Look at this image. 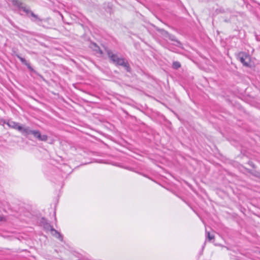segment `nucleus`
Segmentation results:
<instances>
[{
  "label": "nucleus",
  "mask_w": 260,
  "mask_h": 260,
  "mask_svg": "<svg viewBox=\"0 0 260 260\" xmlns=\"http://www.w3.org/2000/svg\"><path fill=\"white\" fill-rule=\"evenodd\" d=\"M7 124L9 127L17 129L18 131L21 129V125H19L17 122L12 121H9Z\"/></svg>",
  "instance_id": "5"
},
{
  "label": "nucleus",
  "mask_w": 260,
  "mask_h": 260,
  "mask_svg": "<svg viewBox=\"0 0 260 260\" xmlns=\"http://www.w3.org/2000/svg\"><path fill=\"white\" fill-rule=\"evenodd\" d=\"M168 37L170 39H171V40H175V39H174V38H175V37H174V36H172V35H171L169 34V35L168 36Z\"/></svg>",
  "instance_id": "15"
},
{
  "label": "nucleus",
  "mask_w": 260,
  "mask_h": 260,
  "mask_svg": "<svg viewBox=\"0 0 260 260\" xmlns=\"http://www.w3.org/2000/svg\"><path fill=\"white\" fill-rule=\"evenodd\" d=\"M22 135L27 136L28 135L32 134L34 131L31 130L29 127H23L21 126V129L19 130Z\"/></svg>",
  "instance_id": "4"
},
{
  "label": "nucleus",
  "mask_w": 260,
  "mask_h": 260,
  "mask_svg": "<svg viewBox=\"0 0 260 260\" xmlns=\"http://www.w3.org/2000/svg\"><path fill=\"white\" fill-rule=\"evenodd\" d=\"M6 220V218L5 216L0 215V222H5Z\"/></svg>",
  "instance_id": "14"
},
{
  "label": "nucleus",
  "mask_w": 260,
  "mask_h": 260,
  "mask_svg": "<svg viewBox=\"0 0 260 260\" xmlns=\"http://www.w3.org/2000/svg\"><path fill=\"white\" fill-rule=\"evenodd\" d=\"M107 53L109 57L114 63L128 68L127 63L123 58L118 57L117 55L114 54L110 51H108Z\"/></svg>",
  "instance_id": "1"
},
{
  "label": "nucleus",
  "mask_w": 260,
  "mask_h": 260,
  "mask_svg": "<svg viewBox=\"0 0 260 260\" xmlns=\"http://www.w3.org/2000/svg\"><path fill=\"white\" fill-rule=\"evenodd\" d=\"M181 67V64L178 61H174L173 63V67L174 69H177Z\"/></svg>",
  "instance_id": "10"
},
{
  "label": "nucleus",
  "mask_w": 260,
  "mask_h": 260,
  "mask_svg": "<svg viewBox=\"0 0 260 260\" xmlns=\"http://www.w3.org/2000/svg\"><path fill=\"white\" fill-rule=\"evenodd\" d=\"M207 238L209 240H211L214 239V236L213 235H211L209 232H206Z\"/></svg>",
  "instance_id": "12"
},
{
  "label": "nucleus",
  "mask_w": 260,
  "mask_h": 260,
  "mask_svg": "<svg viewBox=\"0 0 260 260\" xmlns=\"http://www.w3.org/2000/svg\"><path fill=\"white\" fill-rule=\"evenodd\" d=\"M238 59L246 67L250 66V56L247 53L240 52L238 56Z\"/></svg>",
  "instance_id": "2"
},
{
  "label": "nucleus",
  "mask_w": 260,
  "mask_h": 260,
  "mask_svg": "<svg viewBox=\"0 0 260 260\" xmlns=\"http://www.w3.org/2000/svg\"><path fill=\"white\" fill-rule=\"evenodd\" d=\"M90 48L94 50L96 52L99 53L100 54H102V50H100L99 46H98L95 43H91L90 44Z\"/></svg>",
  "instance_id": "9"
},
{
  "label": "nucleus",
  "mask_w": 260,
  "mask_h": 260,
  "mask_svg": "<svg viewBox=\"0 0 260 260\" xmlns=\"http://www.w3.org/2000/svg\"><path fill=\"white\" fill-rule=\"evenodd\" d=\"M41 224L43 226L45 230L46 231H51L53 227L50 225V224L47 223L46 221H45V219L44 218L42 219V221H41Z\"/></svg>",
  "instance_id": "7"
},
{
  "label": "nucleus",
  "mask_w": 260,
  "mask_h": 260,
  "mask_svg": "<svg viewBox=\"0 0 260 260\" xmlns=\"http://www.w3.org/2000/svg\"><path fill=\"white\" fill-rule=\"evenodd\" d=\"M158 31L159 32H160L163 36H164L166 37H168V36L169 34L167 31H166L164 29H158Z\"/></svg>",
  "instance_id": "11"
},
{
  "label": "nucleus",
  "mask_w": 260,
  "mask_h": 260,
  "mask_svg": "<svg viewBox=\"0 0 260 260\" xmlns=\"http://www.w3.org/2000/svg\"><path fill=\"white\" fill-rule=\"evenodd\" d=\"M32 135H33L35 137L40 141H46L48 139L47 135H42L39 131H34Z\"/></svg>",
  "instance_id": "3"
},
{
  "label": "nucleus",
  "mask_w": 260,
  "mask_h": 260,
  "mask_svg": "<svg viewBox=\"0 0 260 260\" xmlns=\"http://www.w3.org/2000/svg\"><path fill=\"white\" fill-rule=\"evenodd\" d=\"M259 174H260V173L256 172L254 175L257 177V176L259 175Z\"/></svg>",
  "instance_id": "16"
},
{
  "label": "nucleus",
  "mask_w": 260,
  "mask_h": 260,
  "mask_svg": "<svg viewBox=\"0 0 260 260\" xmlns=\"http://www.w3.org/2000/svg\"><path fill=\"white\" fill-rule=\"evenodd\" d=\"M9 2L12 3V5L19 8V9H23L22 6V3L19 0H7Z\"/></svg>",
  "instance_id": "6"
},
{
  "label": "nucleus",
  "mask_w": 260,
  "mask_h": 260,
  "mask_svg": "<svg viewBox=\"0 0 260 260\" xmlns=\"http://www.w3.org/2000/svg\"><path fill=\"white\" fill-rule=\"evenodd\" d=\"M257 177L260 178V174H259V175L257 176Z\"/></svg>",
  "instance_id": "18"
},
{
  "label": "nucleus",
  "mask_w": 260,
  "mask_h": 260,
  "mask_svg": "<svg viewBox=\"0 0 260 260\" xmlns=\"http://www.w3.org/2000/svg\"><path fill=\"white\" fill-rule=\"evenodd\" d=\"M50 232L53 236H55L60 241H62L63 238L62 235L59 233H58L56 230L52 228Z\"/></svg>",
  "instance_id": "8"
},
{
  "label": "nucleus",
  "mask_w": 260,
  "mask_h": 260,
  "mask_svg": "<svg viewBox=\"0 0 260 260\" xmlns=\"http://www.w3.org/2000/svg\"><path fill=\"white\" fill-rule=\"evenodd\" d=\"M16 56H17V57H18V58L20 60V61H21L22 63H24L25 64L27 65L26 61V60H25L24 58H22V57H20L19 55H16Z\"/></svg>",
  "instance_id": "13"
},
{
  "label": "nucleus",
  "mask_w": 260,
  "mask_h": 260,
  "mask_svg": "<svg viewBox=\"0 0 260 260\" xmlns=\"http://www.w3.org/2000/svg\"><path fill=\"white\" fill-rule=\"evenodd\" d=\"M31 16H32L33 17H36V15H35L32 12H31Z\"/></svg>",
  "instance_id": "17"
}]
</instances>
